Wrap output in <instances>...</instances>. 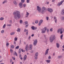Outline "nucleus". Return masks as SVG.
<instances>
[{
  "label": "nucleus",
  "instance_id": "3",
  "mask_svg": "<svg viewBox=\"0 0 64 64\" xmlns=\"http://www.w3.org/2000/svg\"><path fill=\"white\" fill-rule=\"evenodd\" d=\"M32 44L30 45V47L28 46V45H26L25 47V49L26 51L28 50V48L29 50H31L32 49Z\"/></svg>",
  "mask_w": 64,
  "mask_h": 64
},
{
  "label": "nucleus",
  "instance_id": "9",
  "mask_svg": "<svg viewBox=\"0 0 64 64\" xmlns=\"http://www.w3.org/2000/svg\"><path fill=\"white\" fill-rule=\"evenodd\" d=\"M48 10L49 12H50V13H52L53 11V10L52 8H48Z\"/></svg>",
  "mask_w": 64,
  "mask_h": 64
},
{
  "label": "nucleus",
  "instance_id": "40",
  "mask_svg": "<svg viewBox=\"0 0 64 64\" xmlns=\"http://www.w3.org/2000/svg\"><path fill=\"white\" fill-rule=\"evenodd\" d=\"M4 32V30H2L1 31V33H3Z\"/></svg>",
  "mask_w": 64,
  "mask_h": 64
},
{
  "label": "nucleus",
  "instance_id": "56",
  "mask_svg": "<svg viewBox=\"0 0 64 64\" xmlns=\"http://www.w3.org/2000/svg\"><path fill=\"white\" fill-rule=\"evenodd\" d=\"M9 45V44L8 43H7L6 44V46H8V45Z\"/></svg>",
  "mask_w": 64,
  "mask_h": 64
},
{
  "label": "nucleus",
  "instance_id": "64",
  "mask_svg": "<svg viewBox=\"0 0 64 64\" xmlns=\"http://www.w3.org/2000/svg\"><path fill=\"white\" fill-rule=\"evenodd\" d=\"M49 2H48L47 3V4H49Z\"/></svg>",
  "mask_w": 64,
  "mask_h": 64
},
{
  "label": "nucleus",
  "instance_id": "31",
  "mask_svg": "<svg viewBox=\"0 0 64 64\" xmlns=\"http://www.w3.org/2000/svg\"><path fill=\"white\" fill-rule=\"evenodd\" d=\"M60 38L61 39H63V38H62V37H63V34H62L60 36Z\"/></svg>",
  "mask_w": 64,
  "mask_h": 64
},
{
  "label": "nucleus",
  "instance_id": "20",
  "mask_svg": "<svg viewBox=\"0 0 64 64\" xmlns=\"http://www.w3.org/2000/svg\"><path fill=\"white\" fill-rule=\"evenodd\" d=\"M61 14L62 15H64V10H62V12L61 13Z\"/></svg>",
  "mask_w": 64,
  "mask_h": 64
},
{
  "label": "nucleus",
  "instance_id": "10",
  "mask_svg": "<svg viewBox=\"0 0 64 64\" xmlns=\"http://www.w3.org/2000/svg\"><path fill=\"white\" fill-rule=\"evenodd\" d=\"M63 1H62L60 2H59L58 3V6H60L62 4V3H63Z\"/></svg>",
  "mask_w": 64,
  "mask_h": 64
},
{
  "label": "nucleus",
  "instance_id": "37",
  "mask_svg": "<svg viewBox=\"0 0 64 64\" xmlns=\"http://www.w3.org/2000/svg\"><path fill=\"white\" fill-rule=\"evenodd\" d=\"M21 1L22 3H24L25 2V0H21Z\"/></svg>",
  "mask_w": 64,
  "mask_h": 64
},
{
  "label": "nucleus",
  "instance_id": "4",
  "mask_svg": "<svg viewBox=\"0 0 64 64\" xmlns=\"http://www.w3.org/2000/svg\"><path fill=\"white\" fill-rule=\"evenodd\" d=\"M42 10H41V13L42 14H44L45 13V12L46 10V8L44 6L42 7Z\"/></svg>",
  "mask_w": 64,
  "mask_h": 64
},
{
  "label": "nucleus",
  "instance_id": "61",
  "mask_svg": "<svg viewBox=\"0 0 64 64\" xmlns=\"http://www.w3.org/2000/svg\"><path fill=\"white\" fill-rule=\"evenodd\" d=\"M55 2V0H52V2Z\"/></svg>",
  "mask_w": 64,
  "mask_h": 64
},
{
  "label": "nucleus",
  "instance_id": "35",
  "mask_svg": "<svg viewBox=\"0 0 64 64\" xmlns=\"http://www.w3.org/2000/svg\"><path fill=\"white\" fill-rule=\"evenodd\" d=\"M21 50L20 49H19V54H20V53H21Z\"/></svg>",
  "mask_w": 64,
  "mask_h": 64
},
{
  "label": "nucleus",
  "instance_id": "46",
  "mask_svg": "<svg viewBox=\"0 0 64 64\" xmlns=\"http://www.w3.org/2000/svg\"><path fill=\"white\" fill-rule=\"evenodd\" d=\"M14 55H16V56H17V53H16V52H15V53H14Z\"/></svg>",
  "mask_w": 64,
  "mask_h": 64
},
{
  "label": "nucleus",
  "instance_id": "50",
  "mask_svg": "<svg viewBox=\"0 0 64 64\" xmlns=\"http://www.w3.org/2000/svg\"><path fill=\"white\" fill-rule=\"evenodd\" d=\"M51 56H49L48 57V59H51Z\"/></svg>",
  "mask_w": 64,
  "mask_h": 64
},
{
  "label": "nucleus",
  "instance_id": "21",
  "mask_svg": "<svg viewBox=\"0 0 64 64\" xmlns=\"http://www.w3.org/2000/svg\"><path fill=\"white\" fill-rule=\"evenodd\" d=\"M11 35H13L15 34V32H11L10 34Z\"/></svg>",
  "mask_w": 64,
  "mask_h": 64
},
{
  "label": "nucleus",
  "instance_id": "55",
  "mask_svg": "<svg viewBox=\"0 0 64 64\" xmlns=\"http://www.w3.org/2000/svg\"><path fill=\"white\" fill-rule=\"evenodd\" d=\"M19 48V46H18L16 48V49H18Z\"/></svg>",
  "mask_w": 64,
  "mask_h": 64
},
{
  "label": "nucleus",
  "instance_id": "26",
  "mask_svg": "<svg viewBox=\"0 0 64 64\" xmlns=\"http://www.w3.org/2000/svg\"><path fill=\"white\" fill-rule=\"evenodd\" d=\"M38 56H34V58L35 59H38V57H37Z\"/></svg>",
  "mask_w": 64,
  "mask_h": 64
},
{
  "label": "nucleus",
  "instance_id": "14",
  "mask_svg": "<svg viewBox=\"0 0 64 64\" xmlns=\"http://www.w3.org/2000/svg\"><path fill=\"white\" fill-rule=\"evenodd\" d=\"M31 28L32 29V30H36V29H37V28H35L33 26H32L31 27Z\"/></svg>",
  "mask_w": 64,
  "mask_h": 64
},
{
  "label": "nucleus",
  "instance_id": "28",
  "mask_svg": "<svg viewBox=\"0 0 64 64\" xmlns=\"http://www.w3.org/2000/svg\"><path fill=\"white\" fill-rule=\"evenodd\" d=\"M15 4V5H17V2H16L15 1H14L13 2Z\"/></svg>",
  "mask_w": 64,
  "mask_h": 64
},
{
  "label": "nucleus",
  "instance_id": "12",
  "mask_svg": "<svg viewBox=\"0 0 64 64\" xmlns=\"http://www.w3.org/2000/svg\"><path fill=\"white\" fill-rule=\"evenodd\" d=\"M54 21L56 23H57V18H56V16H54Z\"/></svg>",
  "mask_w": 64,
  "mask_h": 64
},
{
  "label": "nucleus",
  "instance_id": "17",
  "mask_svg": "<svg viewBox=\"0 0 64 64\" xmlns=\"http://www.w3.org/2000/svg\"><path fill=\"white\" fill-rule=\"evenodd\" d=\"M29 13L28 12H26V17H28V16H29Z\"/></svg>",
  "mask_w": 64,
  "mask_h": 64
},
{
  "label": "nucleus",
  "instance_id": "57",
  "mask_svg": "<svg viewBox=\"0 0 64 64\" xmlns=\"http://www.w3.org/2000/svg\"><path fill=\"white\" fill-rule=\"evenodd\" d=\"M28 31L27 30V32L26 33V35H28Z\"/></svg>",
  "mask_w": 64,
  "mask_h": 64
},
{
  "label": "nucleus",
  "instance_id": "63",
  "mask_svg": "<svg viewBox=\"0 0 64 64\" xmlns=\"http://www.w3.org/2000/svg\"><path fill=\"white\" fill-rule=\"evenodd\" d=\"M28 25H26L25 26L26 27H28Z\"/></svg>",
  "mask_w": 64,
  "mask_h": 64
},
{
  "label": "nucleus",
  "instance_id": "1",
  "mask_svg": "<svg viewBox=\"0 0 64 64\" xmlns=\"http://www.w3.org/2000/svg\"><path fill=\"white\" fill-rule=\"evenodd\" d=\"M13 14L14 15V17L15 19H16V18H17V17L19 19L21 17L20 13L18 11H15L13 13Z\"/></svg>",
  "mask_w": 64,
  "mask_h": 64
},
{
  "label": "nucleus",
  "instance_id": "47",
  "mask_svg": "<svg viewBox=\"0 0 64 64\" xmlns=\"http://www.w3.org/2000/svg\"><path fill=\"white\" fill-rule=\"evenodd\" d=\"M22 52H25V50H23V49H22Z\"/></svg>",
  "mask_w": 64,
  "mask_h": 64
},
{
  "label": "nucleus",
  "instance_id": "49",
  "mask_svg": "<svg viewBox=\"0 0 64 64\" xmlns=\"http://www.w3.org/2000/svg\"><path fill=\"white\" fill-rule=\"evenodd\" d=\"M25 24H28V22L27 21H26L25 22Z\"/></svg>",
  "mask_w": 64,
  "mask_h": 64
},
{
  "label": "nucleus",
  "instance_id": "42",
  "mask_svg": "<svg viewBox=\"0 0 64 64\" xmlns=\"http://www.w3.org/2000/svg\"><path fill=\"white\" fill-rule=\"evenodd\" d=\"M11 48H14V45H12L11 46Z\"/></svg>",
  "mask_w": 64,
  "mask_h": 64
},
{
  "label": "nucleus",
  "instance_id": "36",
  "mask_svg": "<svg viewBox=\"0 0 64 64\" xmlns=\"http://www.w3.org/2000/svg\"><path fill=\"white\" fill-rule=\"evenodd\" d=\"M10 53H13V50L12 49H10Z\"/></svg>",
  "mask_w": 64,
  "mask_h": 64
},
{
  "label": "nucleus",
  "instance_id": "51",
  "mask_svg": "<svg viewBox=\"0 0 64 64\" xmlns=\"http://www.w3.org/2000/svg\"><path fill=\"white\" fill-rule=\"evenodd\" d=\"M12 58H13L14 60H15V58H14V57H12Z\"/></svg>",
  "mask_w": 64,
  "mask_h": 64
},
{
  "label": "nucleus",
  "instance_id": "33",
  "mask_svg": "<svg viewBox=\"0 0 64 64\" xmlns=\"http://www.w3.org/2000/svg\"><path fill=\"white\" fill-rule=\"evenodd\" d=\"M35 23L36 24H37V23H38V20H36L35 22Z\"/></svg>",
  "mask_w": 64,
  "mask_h": 64
},
{
  "label": "nucleus",
  "instance_id": "15",
  "mask_svg": "<svg viewBox=\"0 0 64 64\" xmlns=\"http://www.w3.org/2000/svg\"><path fill=\"white\" fill-rule=\"evenodd\" d=\"M46 62H47V63H49L51 61L50 60H46Z\"/></svg>",
  "mask_w": 64,
  "mask_h": 64
},
{
  "label": "nucleus",
  "instance_id": "32",
  "mask_svg": "<svg viewBox=\"0 0 64 64\" xmlns=\"http://www.w3.org/2000/svg\"><path fill=\"white\" fill-rule=\"evenodd\" d=\"M38 52H36V53L35 54V56H38Z\"/></svg>",
  "mask_w": 64,
  "mask_h": 64
},
{
  "label": "nucleus",
  "instance_id": "54",
  "mask_svg": "<svg viewBox=\"0 0 64 64\" xmlns=\"http://www.w3.org/2000/svg\"><path fill=\"white\" fill-rule=\"evenodd\" d=\"M12 59H11L10 60V62L11 63H12Z\"/></svg>",
  "mask_w": 64,
  "mask_h": 64
},
{
  "label": "nucleus",
  "instance_id": "59",
  "mask_svg": "<svg viewBox=\"0 0 64 64\" xmlns=\"http://www.w3.org/2000/svg\"><path fill=\"white\" fill-rule=\"evenodd\" d=\"M47 32H48H48H49V29H47Z\"/></svg>",
  "mask_w": 64,
  "mask_h": 64
},
{
  "label": "nucleus",
  "instance_id": "7",
  "mask_svg": "<svg viewBox=\"0 0 64 64\" xmlns=\"http://www.w3.org/2000/svg\"><path fill=\"white\" fill-rule=\"evenodd\" d=\"M46 30H47V28L46 27H45L42 29V33H45V31H46Z\"/></svg>",
  "mask_w": 64,
  "mask_h": 64
},
{
  "label": "nucleus",
  "instance_id": "27",
  "mask_svg": "<svg viewBox=\"0 0 64 64\" xmlns=\"http://www.w3.org/2000/svg\"><path fill=\"white\" fill-rule=\"evenodd\" d=\"M56 46L58 48L59 47V44H56Z\"/></svg>",
  "mask_w": 64,
  "mask_h": 64
},
{
  "label": "nucleus",
  "instance_id": "16",
  "mask_svg": "<svg viewBox=\"0 0 64 64\" xmlns=\"http://www.w3.org/2000/svg\"><path fill=\"white\" fill-rule=\"evenodd\" d=\"M20 30H21V29H20V28H18L17 30V32H20Z\"/></svg>",
  "mask_w": 64,
  "mask_h": 64
},
{
  "label": "nucleus",
  "instance_id": "23",
  "mask_svg": "<svg viewBox=\"0 0 64 64\" xmlns=\"http://www.w3.org/2000/svg\"><path fill=\"white\" fill-rule=\"evenodd\" d=\"M7 3V1L4 0L2 2V4H4V3Z\"/></svg>",
  "mask_w": 64,
  "mask_h": 64
},
{
  "label": "nucleus",
  "instance_id": "44",
  "mask_svg": "<svg viewBox=\"0 0 64 64\" xmlns=\"http://www.w3.org/2000/svg\"><path fill=\"white\" fill-rule=\"evenodd\" d=\"M50 31H51V32H52L53 31V28H51L50 29Z\"/></svg>",
  "mask_w": 64,
  "mask_h": 64
},
{
  "label": "nucleus",
  "instance_id": "45",
  "mask_svg": "<svg viewBox=\"0 0 64 64\" xmlns=\"http://www.w3.org/2000/svg\"><path fill=\"white\" fill-rule=\"evenodd\" d=\"M29 1H30V0H26V2L27 3H29Z\"/></svg>",
  "mask_w": 64,
  "mask_h": 64
},
{
  "label": "nucleus",
  "instance_id": "43",
  "mask_svg": "<svg viewBox=\"0 0 64 64\" xmlns=\"http://www.w3.org/2000/svg\"><path fill=\"white\" fill-rule=\"evenodd\" d=\"M7 26H11V24H8L7 25Z\"/></svg>",
  "mask_w": 64,
  "mask_h": 64
},
{
  "label": "nucleus",
  "instance_id": "62",
  "mask_svg": "<svg viewBox=\"0 0 64 64\" xmlns=\"http://www.w3.org/2000/svg\"><path fill=\"white\" fill-rule=\"evenodd\" d=\"M14 44H16V42H14Z\"/></svg>",
  "mask_w": 64,
  "mask_h": 64
},
{
  "label": "nucleus",
  "instance_id": "39",
  "mask_svg": "<svg viewBox=\"0 0 64 64\" xmlns=\"http://www.w3.org/2000/svg\"><path fill=\"white\" fill-rule=\"evenodd\" d=\"M23 6L24 7H25L26 6V4H24L23 5Z\"/></svg>",
  "mask_w": 64,
  "mask_h": 64
},
{
  "label": "nucleus",
  "instance_id": "6",
  "mask_svg": "<svg viewBox=\"0 0 64 64\" xmlns=\"http://www.w3.org/2000/svg\"><path fill=\"white\" fill-rule=\"evenodd\" d=\"M37 10L38 11V12L39 13H41V8L40 7H39V6H37Z\"/></svg>",
  "mask_w": 64,
  "mask_h": 64
},
{
  "label": "nucleus",
  "instance_id": "29",
  "mask_svg": "<svg viewBox=\"0 0 64 64\" xmlns=\"http://www.w3.org/2000/svg\"><path fill=\"white\" fill-rule=\"evenodd\" d=\"M4 19V18L3 17H1L0 18V20H3Z\"/></svg>",
  "mask_w": 64,
  "mask_h": 64
},
{
  "label": "nucleus",
  "instance_id": "38",
  "mask_svg": "<svg viewBox=\"0 0 64 64\" xmlns=\"http://www.w3.org/2000/svg\"><path fill=\"white\" fill-rule=\"evenodd\" d=\"M22 22H23V21L22 20H20V24H22Z\"/></svg>",
  "mask_w": 64,
  "mask_h": 64
},
{
  "label": "nucleus",
  "instance_id": "8",
  "mask_svg": "<svg viewBox=\"0 0 64 64\" xmlns=\"http://www.w3.org/2000/svg\"><path fill=\"white\" fill-rule=\"evenodd\" d=\"M37 40H36L34 41V46H35V45H36V44H37Z\"/></svg>",
  "mask_w": 64,
  "mask_h": 64
},
{
  "label": "nucleus",
  "instance_id": "25",
  "mask_svg": "<svg viewBox=\"0 0 64 64\" xmlns=\"http://www.w3.org/2000/svg\"><path fill=\"white\" fill-rule=\"evenodd\" d=\"M46 19L47 21H48L49 20V17L48 16H46Z\"/></svg>",
  "mask_w": 64,
  "mask_h": 64
},
{
  "label": "nucleus",
  "instance_id": "11",
  "mask_svg": "<svg viewBox=\"0 0 64 64\" xmlns=\"http://www.w3.org/2000/svg\"><path fill=\"white\" fill-rule=\"evenodd\" d=\"M22 5H23V4H22V3L21 2L20 3L19 6L20 8H22L23 7Z\"/></svg>",
  "mask_w": 64,
  "mask_h": 64
},
{
  "label": "nucleus",
  "instance_id": "58",
  "mask_svg": "<svg viewBox=\"0 0 64 64\" xmlns=\"http://www.w3.org/2000/svg\"><path fill=\"white\" fill-rule=\"evenodd\" d=\"M34 36V34H32L31 35L32 37H33V36Z\"/></svg>",
  "mask_w": 64,
  "mask_h": 64
},
{
  "label": "nucleus",
  "instance_id": "5",
  "mask_svg": "<svg viewBox=\"0 0 64 64\" xmlns=\"http://www.w3.org/2000/svg\"><path fill=\"white\" fill-rule=\"evenodd\" d=\"M63 29L62 28L60 29V28L58 29V33H60H60L61 34H62V33H63Z\"/></svg>",
  "mask_w": 64,
  "mask_h": 64
},
{
  "label": "nucleus",
  "instance_id": "13",
  "mask_svg": "<svg viewBox=\"0 0 64 64\" xmlns=\"http://www.w3.org/2000/svg\"><path fill=\"white\" fill-rule=\"evenodd\" d=\"M48 51H49V49H47L45 52V55H47V54H48Z\"/></svg>",
  "mask_w": 64,
  "mask_h": 64
},
{
  "label": "nucleus",
  "instance_id": "53",
  "mask_svg": "<svg viewBox=\"0 0 64 64\" xmlns=\"http://www.w3.org/2000/svg\"><path fill=\"white\" fill-rule=\"evenodd\" d=\"M41 23H40V22L38 24V25L39 26H40L41 25Z\"/></svg>",
  "mask_w": 64,
  "mask_h": 64
},
{
  "label": "nucleus",
  "instance_id": "52",
  "mask_svg": "<svg viewBox=\"0 0 64 64\" xmlns=\"http://www.w3.org/2000/svg\"><path fill=\"white\" fill-rule=\"evenodd\" d=\"M27 31H28V30H27L26 29H25L24 30V32H27Z\"/></svg>",
  "mask_w": 64,
  "mask_h": 64
},
{
  "label": "nucleus",
  "instance_id": "34",
  "mask_svg": "<svg viewBox=\"0 0 64 64\" xmlns=\"http://www.w3.org/2000/svg\"><path fill=\"white\" fill-rule=\"evenodd\" d=\"M40 23H42V22H43V20H40Z\"/></svg>",
  "mask_w": 64,
  "mask_h": 64
},
{
  "label": "nucleus",
  "instance_id": "24",
  "mask_svg": "<svg viewBox=\"0 0 64 64\" xmlns=\"http://www.w3.org/2000/svg\"><path fill=\"white\" fill-rule=\"evenodd\" d=\"M5 27H6V24H4V25L3 26V28H4H4H5Z\"/></svg>",
  "mask_w": 64,
  "mask_h": 64
},
{
  "label": "nucleus",
  "instance_id": "30",
  "mask_svg": "<svg viewBox=\"0 0 64 64\" xmlns=\"http://www.w3.org/2000/svg\"><path fill=\"white\" fill-rule=\"evenodd\" d=\"M63 56H58V58H62Z\"/></svg>",
  "mask_w": 64,
  "mask_h": 64
},
{
  "label": "nucleus",
  "instance_id": "18",
  "mask_svg": "<svg viewBox=\"0 0 64 64\" xmlns=\"http://www.w3.org/2000/svg\"><path fill=\"white\" fill-rule=\"evenodd\" d=\"M60 19L62 20H64V16H61L60 17Z\"/></svg>",
  "mask_w": 64,
  "mask_h": 64
},
{
  "label": "nucleus",
  "instance_id": "22",
  "mask_svg": "<svg viewBox=\"0 0 64 64\" xmlns=\"http://www.w3.org/2000/svg\"><path fill=\"white\" fill-rule=\"evenodd\" d=\"M19 57L20 58L21 60H22V59H23V58H22V57L21 56V54L19 55Z\"/></svg>",
  "mask_w": 64,
  "mask_h": 64
},
{
  "label": "nucleus",
  "instance_id": "60",
  "mask_svg": "<svg viewBox=\"0 0 64 64\" xmlns=\"http://www.w3.org/2000/svg\"><path fill=\"white\" fill-rule=\"evenodd\" d=\"M30 52L31 53H33V50H32L30 51Z\"/></svg>",
  "mask_w": 64,
  "mask_h": 64
},
{
  "label": "nucleus",
  "instance_id": "2",
  "mask_svg": "<svg viewBox=\"0 0 64 64\" xmlns=\"http://www.w3.org/2000/svg\"><path fill=\"white\" fill-rule=\"evenodd\" d=\"M55 36L54 35H52L50 36L49 38L50 42H52L53 41L55 40Z\"/></svg>",
  "mask_w": 64,
  "mask_h": 64
},
{
  "label": "nucleus",
  "instance_id": "48",
  "mask_svg": "<svg viewBox=\"0 0 64 64\" xmlns=\"http://www.w3.org/2000/svg\"><path fill=\"white\" fill-rule=\"evenodd\" d=\"M9 22L10 24H11V23H12V20H10L9 21Z\"/></svg>",
  "mask_w": 64,
  "mask_h": 64
},
{
  "label": "nucleus",
  "instance_id": "19",
  "mask_svg": "<svg viewBox=\"0 0 64 64\" xmlns=\"http://www.w3.org/2000/svg\"><path fill=\"white\" fill-rule=\"evenodd\" d=\"M26 58H27V56H26V55H25L24 57V60H26Z\"/></svg>",
  "mask_w": 64,
  "mask_h": 64
},
{
  "label": "nucleus",
  "instance_id": "41",
  "mask_svg": "<svg viewBox=\"0 0 64 64\" xmlns=\"http://www.w3.org/2000/svg\"><path fill=\"white\" fill-rule=\"evenodd\" d=\"M14 41H17V38H14Z\"/></svg>",
  "mask_w": 64,
  "mask_h": 64
}]
</instances>
